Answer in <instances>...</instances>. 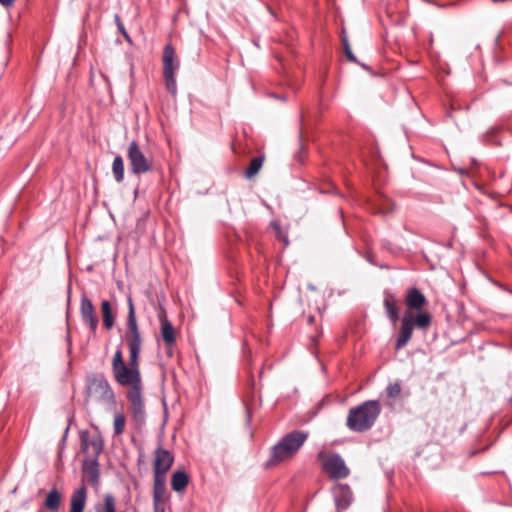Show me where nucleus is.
Returning a JSON list of instances; mask_svg holds the SVG:
<instances>
[{
  "instance_id": "obj_29",
  "label": "nucleus",
  "mask_w": 512,
  "mask_h": 512,
  "mask_svg": "<svg viewBox=\"0 0 512 512\" xmlns=\"http://www.w3.org/2000/svg\"><path fill=\"white\" fill-rule=\"evenodd\" d=\"M115 21L117 23V27H118L119 31L122 33L123 30H125V27H124L123 23L121 22L120 17L118 15H115Z\"/></svg>"
},
{
  "instance_id": "obj_2",
  "label": "nucleus",
  "mask_w": 512,
  "mask_h": 512,
  "mask_svg": "<svg viewBox=\"0 0 512 512\" xmlns=\"http://www.w3.org/2000/svg\"><path fill=\"white\" fill-rule=\"evenodd\" d=\"M426 304L427 299L419 289L412 287L407 290L405 295L407 309L401 318V326L395 345L397 350L407 345L415 327L424 331L429 328L431 315L423 311Z\"/></svg>"
},
{
  "instance_id": "obj_10",
  "label": "nucleus",
  "mask_w": 512,
  "mask_h": 512,
  "mask_svg": "<svg viewBox=\"0 0 512 512\" xmlns=\"http://www.w3.org/2000/svg\"><path fill=\"white\" fill-rule=\"evenodd\" d=\"M174 461L173 455L163 448H158L155 452L154 474H166Z\"/></svg>"
},
{
  "instance_id": "obj_28",
  "label": "nucleus",
  "mask_w": 512,
  "mask_h": 512,
  "mask_svg": "<svg viewBox=\"0 0 512 512\" xmlns=\"http://www.w3.org/2000/svg\"><path fill=\"white\" fill-rule=\"evenodd\" d=\"M392 211V203L389 199L381 200V203L377 205V212L381 214H389Z\"/></svg>"
},
{
  "instance_id": "obj_25",
  "label": "nucleus",
  "mask_w": 512,
  "mask_h": 512,
  "mask_svg": "<svg viewBox=\"0 0 512 512\" xmlns=\"http://www.w3.org/2000/svg\"><path fill=\"white\" fill-rule=\"evenodd\" d=\"M401 385L399 382H394V383H390L387 387H386V394H387V397L389 398H397L400 396V393H401Z\"/></svg>"
},
{
  "instance_id": "obj_21",
  "label": "nucleus",
  "mask_w": 512,
  "mask_h": 512,
  "mask_svg": "<svg viewBox=\"0 0 512 512\" xmlns=\"http://www.w3.org/2000/svg\"><path fill=\"white\" fill-rule=\"evenodd\" d=\"M125 426H126V418H125L124 414L122 412L115 413L114 421H113L114 435L115 436L121 435L125 430Z\"/></svg>"
},
{
  "instance_id": "obj_11",
  "label": "nucleus",
  "mask_w": 512,
  "mask_h": 512,
  "mask_svg": "<svg viewBox=\"0 0 512 512\" xmlns=\"http://www.w3.org/2000/svg\"><path fill=\"white\" fill-rule=\"evenodd\" d=\"M333 495L338 511L347 509L352 502V492L348 485H335L333 488Z\"/></svg>"
},
{
  "instance_id": "obj_19",
  "label": "nucleus",
  "mask_w": 512,
  "mask_h": 512,
  "mask_svg": "<svg viewBox=\"0 0 512 512\" xmlns=\"http://www.w3.org/2000/svg\"><path fill=\"white\" fill-rule=\"evenodd\" d=\"M61 500V494L56 489H52L46 497L45 505L49 510L56 511L60 507Z\"/></svg>"
},
{
  "instance_id": "obj_3",
  "label": "nucleus",
  "mask_w": 512,
  "mask_h": 512,
  "mask_svg": "<svg viewBox=\"0 0 512 512\" xmlns=\"http://www.w3.org/2000/svg\"><path fill=\"white\" fill-rule=\"evenodd\" d=\"M381 413V405L377 400H368L351 408L347 416V427L355 432L370 429Z\"/></svg>"
},
{
  "instance_id": "obj_5",
  "label": "nucleus",
  "mask_w": 512,
  "mask_h": 512,
  "mask_svg": "<svg viewBox=\"0 0 512 512\" xmlns=\"http://www.w3.org/2000/svg\"><path fill=\"white\" fill-rule=\"evenodd\" d=\"M114 400V392L103 375H91L87 378L86 401L113 403Z\"/></svg>"
},
{
  "instance_id": "obj_12",
  "label": "nucleus",
  "mask_w": 512,
  "mask_h": 512,
  "mask_svg": "<svg viewBox=\"0 0 512 512\" xmlns=\"http://www.w3.org/2000/svg\"><path fill=\"white\" fill-rule=\"evenodd\" d=\"M179 63L172 45L167 44L163 52V74H175Z\"/></svg>"
},
{
  "instance_id": "obj_9",
  "label": "nucleus",
  "mask_w": 512,
  "mask_h": 512,
  "mask_svg": "<svg viewBox=\"0 0 512 512\" xmlns=\"http://www.w3.org/2000/svg\"><path fill=\"white\" fill-rule=\"evenodd\" d=\"M80 313L84 323L89 325L92 331H95L98 326V317L92 302L86 296L81 298Z\"/></svg>"
},
{
  "instance_id": "obj_8",
  "label": "nucleus",
  "mask_w": 512,
  "mask_h": 512,
  "mask_svg": "<svg viewBox=\"0 0 512 512\" xmlns=\"http://www.w3.org/2000/svg\"><path fill=\"white\" fill-rule=\"evenodd\" d=\"M81 445L83 452L89 459L97 460L103 450V440L100 435L89 437L87 434H83Z\"/></svg>"
},
{
  "instance_id": "obj_23",
  "label": "nucleus",
  "mask_w": 512,
  "mask_h": 512,
  "mask_svg": "<svg viewBox=\"0 0 512 512\" xmlns=\"http://www.w3.org/2000/svg\"><path fill=\"white\" fill-rule=\"evenodd\" d=\"M165 474H154V498L157 501L165 491Z\"/></svg>"
},
{
  "instance_id": "obj_17",
  "label": "nucleus",
  "mask_w": 512,
  "mask_h": 512,
  "mask_svg": "<svg viewBox=\"0 0 512 512\" xmlns=\"http://www.w3.org/2000/svg\"><path fill=\"white\" fill-rule=\"evenodd\" d=\"M189 482L188 476L183 471H176L172 475L171 487L176 492H183Z\"/></svg>"
},
{
  "instance_id": "obj_14",
  "label": "nucleus",
  "mask_w": 512,
  "mask_h": 512,
  "mask_svg": "<svg viewBox=\"0 0 512 512\" xmlns=\"http://www.w3.org/2000/svg\"><path fill=\"white\" fill-rule=\"evenodd\" d=\"M83 475L92 485H97L99 483V468L97 460L88 459L84 461Z\"/></svg>"
},
{
  "instance_id": "obj_31",
  "label": "nucleus",
  "mask_w": 512,
  "mask_h": 512,
  "mask_svg": "<svg viewBox=\"0 0 512 512\" xmlns=\"http://www.w3.org/2000/svg\"><path fill=\"white\" fill-rule=\"evenodd\" d=\"M122 34L126 38V40L130 41V37H129L128 33L126 32V30H123Z\"/></svg>"
},
{
  "instance_id": "obj_15",
  "label": "nucleus",
  "mask_w": 512,
  "mask_h": 512,
  "mask_svg": "<svg viewBox=\"0 0 512 512\" xmlns=\"http://www.w3.org/2000/svg\"><path fill=\"white\" fill-rule=\"evenodd\" d=\"M383 305L388 319L395 325L399 319V309L395 297L392 294H387L384 298Z\"/></svg>"
},
{
  "instance_id": "obj_6",
  "label": "nucleus",
  "mask_w": 512,
  "mask_h": 512,
  "mask_svg": "<svg viewBox=\"0 0 512 512\" xmlns=\"http://www.w3.org/2000/svg\"><path fill=\"white\" fill-rule=\"evenodd\" d=\"M127 158L133 174L140 175L153 170V160L144 154L136 141L128 145Z\"/></svg>"
},
{
  "instance_id": "obj_18",
  "label": "nucleus",
  "mask_w": 512,
  "mask_h": 512,
  "mask_svg": "<svg viewBox=\"0 0 512 512\" xmlns=\"http://www.w3.org/2000/svg\"><path fill=\"white\" fill-rule=\"evenodd\" d=\"M101 312H102V317H103V324L106 329L110 330L114 325V316H113L112 308H111L109 301H107V300L102 301Z\"/></svg>"
},
{
  "instance_id": "obj_30",
  "label": "nucleus",
  "mask_w": 512,
  "mask_h": 512,
  "mask_svg": "<svg viewBox=\"0 0 512 512\" xmlns=\"http://www.w3.org/2000/svg\"><path fill=\"white\" fill-rule=\"evenodd\" d=\"M15 0H0V3L5 7H10L14 4Z\"/></svg>"
},
{
  "instance_id": "obj_26",
  "label": "nucleus",
  "mask_w": 512,
  "mask_h": 512,
  "mask_svg": "<svg viewBox=\"0 0 512 512\" xmlns=\"http://www.w3.org/2000/svg\"><path fill=\"white\" fill-rule=\"evenodd\" d=\"M164 78L167 90L175 95L177 92L175 74H164Z\"/></svg>"
},
{
  "instance_id": "obj_7",
  "label": "nucleus",
  "mask_w": 512,
  "mask_h": 512,
  "mask_svg": "<svg viewBox=\"0 0 512 512\" xmlns=\"http://www.w3.org/2000/svg\"><path fill=\"white\" fill-rule=\"evenodd\" d=\"M319 457L322 459L323 469L331 478L343 479L349 475L350 471L340 455L320 454Z\"/></svg>"
},
{
  "instance_id": "obj_4",
  "label": "nucleus",
  "mask_w": 512,
  "mask_h": 512,
  "mask_svg": "<svg viewBox=\"0 0 512 512\" xmlns=\"http://www.w3.org/2000/svg\"><path fill=\"white\" fill-rule=\"evenodd\" d=\"M308 438V433L293 431L285 435L272 449L271 465H275L291 459L302 447Z\"/></svg>"
},
{
  "instance_id": "obj_13",
  "label": "nucleus",
  "mask_w": 512,
  "mask_h": 512,
  "mask_svg": "<svg viewBox=\"0 0 512 512\" xmlns=\"http://www.w3.org/2000/svg\"><path fill=\"white\" fill-rule=\"evenodd\" d=\"M87 501V490L84 485L73 491L70 499L69 512H83Z\"/></svg>"
},
{
  "instance_id": "obj_1",
  "label": "nucleus",
  "mask_w": 512,
  "mask_h": 512,
  "mask_svg": "<svg viewBox=\"0 0 512 512\" xmlns=\"http://www.w3.org/2000/svg\"><path fill=\"white\" fill-rule=\"evenodd\" d=\"M125 338L129 347V362L123 359L122 350L115 351L112 358V373L115 381L120 386H129L128 399L131 403V411L136 422L142 423L145 419V405L142 398V380L139 368V355L142 338L137 325L135 308L131 298H128V318Z\"/></svg>"
},
{
  "instance_id": "obj_16",
  "label": "nucleus",
  "mask_w": 512,
  "mask_h": 512,
  "mask_svg": "<svg viewBox=\"0 0 512 512\" xmlns=\"http://www.w3.org/2000/svg\"><path fill=\"white\" fill-rule=\"evenodd\" d=\"M160 322H161V335L166 343V345L171 346L175 342V331L170 323V321L167 320L164 314L160 315Z\"/></svg>"
},
{
  "instance_id": "obj_20",
  "label": "nucleus",
  "mask_w": 512,
  "mask_h": 512,
  "mask_svg": "<svg viewBox=\"0 0 512 512\" xmlns=\"http://www.w3.org/2000/svg\"><path fill=\"white\" fill-rule=\"evenodd\" d=\"M112 172L116 182L120 183L124 179V162L120 155H117L112 163Z\"/></svg>"
},
{
  "instance_id": "obj_22",
  "label": "nucleus",
  "mask_w": 512,
  "mask_h": 512,
  "mask_svg": "<svg viewBox=\"0 0 512 512\" xmlns=\"http://www.w3.org/2000/svg\"><path fill=\"white\" fill-rule=\"evenodd\" d=\"M263 162H264L263 156H258V157L253 158L250 162L249 167L246 170V173H245L246 177L247 178L254 177L261 169Z\"/></svg>"
},
{
  "instance_id": "obj_24",
  "label": "nucleus",
  "mask_w": 512,
  "mask_h": 512,
  "mask_svg": "<svg viewBox=\"0 0 512 512\" xmlns=\"http://www.w3.org/2000/svg\"><path fill=\"white\" fill-rule=\"evenodd\" d=\"M97 512H116L115 498L111 494H105L103 505L97 508Z\"/></svg>"
},
{
  "instance_id": "obj_27",
  "label": "nucleus",
  "mask_w": 512,
  "mask_h": 512,
  "mask_svg": "<svg viewBox=\"0 0 512 512\" xmlns=\"http://www.w3.org/2000/svg\"><path fill=\"white\" fill-rule=\"evenodd\" d=\"M342 44L347 59L351 62H357L355 55L353 54L349 41L345 35L342 36Z\"/></svg>"
}]
</instances>
